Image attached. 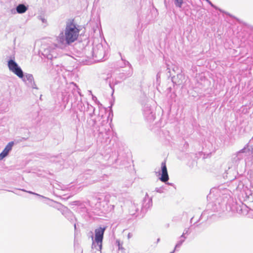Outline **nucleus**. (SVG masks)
<instances>
[{"mask_svg":"<svg viewBox=\"0 0 253 253\" xmlns=\"http://www.w3.org/2000/svg\"><path fill=\"white\" fill-rule=\"evenodd\" d=\"M172 70L174 72L176 73H179L180 70L177 66L174 65V67L172 68Z\"/></svg>","mask_w":253,"mask_h":253,"instance_id":"nucleus-25","label":"nucleus"},{"mask_svg":"<svg viewBox=\"0 0 253 253\" xmlns=\"http://www.w3.org/2000/svg\"><path fill=\"white\" fill-rule=\"evenodd\" d=\"M193 219V217H192V218L191 219V222H192V221Z\"/></svg>","mask_w":253,"mask_h":253,"instance_id":"nucleus-43","label":"nucleus"},{"mask_svg":"<svg viewBox=\"0 0 253 253\" xmlns=\"http://www.w3.org/2000/svg\"><path fill=\"white\" fill-rule=\"evenodd\" d=\"M174 3L176 7L181 8L183 3V0H174Z\"/></svg>","mask_w":253,"mask_h":253,"instance_id":"nucleus-21","label":"nucleus"},{"mask_svg":"<svg viewBox=\"0 0 253 253\" xmlns=\"http://www.w3.org/2000/svg\"><path fill=\"white\" fill-rule=\"evenodd\" d=\"M65 216L70 221V222L74 223V220H76L75 217L73 213L70 211H67L65 213Z\"/></svg>","mask_w":253,"mask_h":253,"instance_id":"nucleus-16","label":"nucleus"},{"mask_svg":"<svg viewBox=\"0 0 253 253\" xmlns=\"http://www.w3.org/2000/svg\"><path fill=\"white\" fill-rule=\"evenodd\" d=\"M253 154V149L249 148V144L248 143L243 149L232 155V162L234 166H238L241 161L244 160L246 162L247 159H251Z\"/></svg>","mask_w":253,"mask_h":253,"instance_id":"nucleus-4","label":"nucleus"},{"mask_svg":"<svg viewBox=\"0 0 253 253\" xmlns=\"http://www.w3.org/2000/svg\"><path fill=\"white\" fill-rule=\"evenodd\" d=\"M207 211H205L204 212H203V213H202V214H201V216H204L205 214H207Z\"/></svg>","mask_w":253,"mask_h":253,"instance_id":"nucleus-33","label":"nucleus"},{"mask_svg":"<svg viewBox=\"0 0 253 253\" xmlns=\"http://www.w3.org/2000/svg\"><path fill=\"white\" fill-rule=\"evenodd\" d=\"M94 245L95 246H94L93 244H92V253H101V249L102 247L99 248V247H97V245Z\"/></svg>","mask_w":253,"mask_h":253,"instance_id":"nucleus-18","label":"nucleus"},{"mask_svg":"<svg viewBox=\"0 0 253 253\" xmlns=\"http://www.w3.org/2000/svg\"><path fill=\"white\" fill-rule=\"evenodd\" d=\"M72 84L74 85V87L72 90V94L75 97V99H78V96H80V101L79 103L78 104V109L81 111L83 112V115L81 117V118H79V120H85V116H84V112L86 111V106L82 102V94L80 91V88L76 85V84L72 83Z\"/></svg>","mask_w":253,"mask_h":253,"instance_id":"nucleus-5","label":"nucleus"},{"mask_svg":"<svg viewBox=\"0 0 253 253\" xmlns=\"http://www.w3.org/2000/svg\"><path fill=\"white\" fill-rule=\"evenodd\" d=\"M169 224H167V227H169Z\"/></svg>","mask_w":253,"mask_h":253,"instance_id":"nucleus-41","label":"nucleus"},{"mask_svg":"<svg viewBox=\"0 0 253 253\" xmlns=\"http://www.w3.org/2000/svg\"><path fill=\"white\" fill-rule=\"evenodd\" d=\"M57 48H60L58 43L56 44L51 45L47 47L42 51V55L48 59L52 60L58 57Z\"/></svg>","mask_w":253,"mask_h":253,"instance_id":"nucleus-7","label":"nucleus"},{"mask_svg":"<svg viewBox=\"0 0 253 253\" xmlns=\"http://www.w3.org/2000/svg\"><path fill=\"white\" fill-rule=\"evenodd\" d=\"M152 198L153 196H149L147 193L146 194L143 199V213L151 209L153 206Z\"/></svg>","mask_w":253,"mask_h":253,"instance_id":"nucleus-11","label":"nucleus"},{"mask_svg":"<svg viewBox=\"0 0 253 253\" xmlns=\"http://www.w3.org/2000/svg\"><path fill=\"white\" fill-rule=\"evenodd\" d=\"M74 227H75V229H76V223H74Z\"/></svg>","mask_w":253,"mask_h":253,"instance_id":"nucleus-40","label":"nucleus"},{"mask_svg":"<svg viewBox=\"0 0 253 253\" xmlns=\"http://www.w3.org/2000/svg\"><path fill=\"white\" fill-rule=\"evenodd\" d=\"M156 173L157 176H160L159 179L161 181L166 183L169 180V176L165 161L162 162L161 169L156 171Z\"/></svg>","mask_w":253,"mask_h":253,"instance_id":"nucleus-10","label":"nucleus"},{"mask_svg":"<svg viewBox=\"0 0 253 253\" xmlns=\"http://www.w3.org/2000/svg\"><path fill=\"white\" fill-rule=\"evenodd\" d=\"M79 32L80 29L73 22H67L64 31L56 38L59 47L63 49L75 42L78 39Z\"/></svg>","mask_w":253,"mask_h":253,"instance_id":"nucleus-2","label":"nucleus"},{"mask_svg":"<svg viewBox=\"0 0 253 253\" xmlns=\"http://www.w3.org/2000/svg\"><path fill=\"white\" fill-rule=\"evenodd\" d=\"M92 126H94L96 124L97 121L96 120H92Z\"/></svg>","mask_w":253,"mask_h":253,"instance_id":"nucleus-31","label":"nucleus"},{"mask_svg":"<svg viewBox=\"0 0 253 253\" xmlns=\"http://www.w3.org/2000/svg\"><path fill=\"white\" fill-rule=\"evenodd\" d=\"M109 85H110V87L113 89V92H114V89H113V87L112 86L111 84H109Z\"/></svg>","mask_w":253,"mask_h":253,"instance_id":"nucleus-36","label":"nucleus"},{"mask_svg":"<svg viewBox=\"0 0 253 253\" xmlns=\"http://www.w3.org/2000/svg\"><path fill=\"white\" fill-rule=\"evenodd\" d=\"M103 114H98L97 119H98V121H100V119H103Z\"/></svg>","mask_w":253,"mask_h":253,"instance_id":"nucleus-30","label":"nucleus"},{"mask_svg":"<svg viewBox=\"0 0 253 253\" xmlns=\"http://www.w3.org/2000/svg\"><path fill=\"white\" fill-rule=\"evenodd\" d=\"M167 184H168V185H173L172 183H169L168 182Z\"/></svg>","mask_w":253,"mask_h":253,"instance_id":"nucleus-38","label":"nucleus"},{"mask_svg":"<svg viewBox=\"0 0 253 253\" xmlns=\"http://www.w3.org/2000/svg\"><path fill=\"white\" fill-rule=\"evenodd\" d=\"M128 238H129V237H130V234L129 233L128 235Z\"/></svg>","mask_w":253,"mask_h":253,"instance_id":"nucleus-42","label":"nucleus"},{"mask_svg":"<svg viewBox=\"0 0 253 253\" xmlns=\"http://www.w3.org/2000/svg\"><path fill=\"white\" fill-rule=\"evenodd\" d=\"M176 250H175V249H174V250L173 251H172L171 252H170V253H174V252Z\"/></svg>","mask_w":253,"mask_h":253,"instance_id":"nucleus-39","label":"nucleus"},{"mask_svg":"<svg viewBox=\"0 0 253 253\" xmlns=\"http://www.w3.org/2000/svg\"><path fill=\"white\" fill-rule=\"evenodd\" d=\"M112 105H111V106H110V108H112ZM112 113H112V109H111V111H110V112L109 113V115H110V114H112Z\"/></svg>","mask_w":253,"mask_h":253,"instance_id":"nucleus-35","label":"nucleus"},{"mask_svg":"<svg viewBox=\"0 0 253 253\" xmlns=\"http://www.w3.org/2000/svg\"><path fill=\"white\" fill-rule=\"evenodd\" d=\"M13 145L14 142L13 141L9 142L6 145L3 150L0 153V160H1L8 155L9 152L11 150Z\"/></svg>","mask_w":253,"mask_h":253,"instance_id":"nucleus-13","label":"nucleus"},{"mask_svg":"<svg viewBox=\"0 0 253 253\" xmlns=\"http://www.w3.org/2000/svg\"><path fill=\"white\" fill-rule=\"evenodd\" d=\"M106 226H101L95 229V237L93 240L92 244L97 245V247L100 248L102 247V241L104 237V234L107 229Z\"/></svg>","mask_w":253,"mask_h":253,"instance_id":"nucleus-6","label":"nucleus"},{"mask_svg":"<svg viewBox=\"0 0 253 253\" xmlns=\"http://www.w3.org/2000/svg\"><path fill=\"white\" fill-rule=\"evenodd\" d=\"M159 241H160V239H158L157 242H159Z\"/></svg>","mask_w":253,"mask_h":253,"instance_id":"nucleus-44","label":"nucleus"},{"mask_svg":"<svg viewBox=\"0 0 253 253\" xmlns=\"http://www.w3.org/2000/svg\"><path fill=\"white\" fill-rule=\"evenodd\" d=\"M245 188H247V187H245L243 182L239 181L238 185L236 187V190L242 191V190H245Z\"/></svg>","mask_w":253,"mask_h":253,"instance_id":"nucleus-19","label":"nucleus"},{"mask_svg":"<svg viewBox=\"0 0 253 253\" xmlns=\"http://www.w3.org/2000/svg\"><path fill=\"white\" fill-rule=\"evenodd\" d=\"M38 19L39 20H41L43 23H45V24H47V20L46 19L44 18V17H43L42 16H38Z\"/></svg>","mask_w":253,"mask_h":253,"instance_id":"nucleus-26","label":"nucleus"},{"mask_svg":"<svg viewBox=\"0 0 253 253\" xmlns=\"http://www.w3.org/2000/svg\"><path fill=\"white\" fill-rule=\"evenodd\" d=\"M189 234V228H185L183 232V234L181 236H184V237H187Z\"/></svg>","mask_w":253,"mask_h":253,"instance_id":"nucleus-24","label":"nucleus"},{"mask_svg":"<svg viewBox=\"0 0 253 253\" xmlns=\"http://www.w3.org/2000/svg\"><path fill=\"white\" fill-rule=\"evenodd\" d=\"M138 25H139V26H140V27H141V28L142 27V24H141V25H140V22L139 21L138 22Z\"/></svg>","mask_w":253,"mask_h":253,"instance_id":"nucleus-37","label":"nucleus"},{"mask_svg":"<svg viewBox=\"0 0 253 253\" xmlns=\"http://www.w3.org/2000/svg\"><path fill=\"white\" fill-rule=\"evenodd\" d=\"M117 243L118 244V246L119 250L122 249L123 247H122V246L120 242L119 241H117Z\"/></svg>","mask_w":253,"mask_h":253,"instance_id":"nucleus-29","label":"nucleus"},{"mask_svg":"<svg viewBox=\"0 0 253 253\" xmlns=\"http://www.w3.org/2000/svg\"><path fill=\"white\" fill-rule=\"evenodd\" d=\"M187 238V237H184V236H180L177 241V243L175 246V250L180 248L182 244L184 242L185 240Z\"/></svg>","mask_w":253,"mask_h":253,"instance_id":"nucleus-17","label":"nucleus"},{"mask_svg":"<svg viewBox=\"0 0 253 253\" xmlns=\"http://www.w3.org/2000/svg\"><path fill=\"white\" fill-rule=\"evenodd\" d=\"M119 54L121 57V59L123 61H124V63L125 66H128L127 70H122L121 72L118 74V78L124 81L126 80L127 78L130 77L132 75V69L131 68V66L130 64L127 61L124 59L122 54L120 52H119Z\"/></svg>","mask_w":253,"mask_h":253,"instance_id":"nucleus-8","label":"nucleus"},{"mask_svg":"<svg viewBox=\"0 0 253 253\" xmlns=\"http://www.w3.org/2000/svg\"><path fill=\"white\" fill-rule=\"evenodd\" d=\"M95 115V110H93V112L92 111H90L89 113V116L90 118H91L93 115Z\"/></svg>","mask_w":253,"mask_h":253,"instance_id":"nucleus-28","label":"nucleus"},{"mask_svg":"<svg viewBox=\"0 0 253 253\" xmlns=\"http://www.w3.org/2000/svg\"><path fill=\"white\" fill-rule=\"evenodd\" d=\"M106 51L101 43H98L92 48V56L98 60H102L104 57Z\"/></svg>","mask_w":253,"mask_h":253,"instance_id":"nucleus-9","label":"nucleus"},{"mask_svg":"<svg viewBox=\"0 0 253 253\" xmlns=\"http://www.w3.org/2000/svg\"><path fill=\"white\" fill-rule=\"evenodd\" d=\"M62 206H63V205L62 204H61L60 203L54 201V204H53V206H52V207L57 209L58 210H60Z\"/></svg>","mask_w":253,"mask_h":253,"instance_id":"nucleus-23","label":"nucleus"},{"mask_svg":"<svg viewBox=\"0 0 253 253\" xmlns=\"http://www.w3.org/2000/svg\"><path fill=\"white\" fill-rule=\"evenodd\" d=\"M22 191H25V192H26L27 193H29L30 194H33V195H36L37 196L39 197V198L41 199V201L42 202H43V203L50 206V207H52L53 206V204H54V201L48 198H47L46 197H44L43 196H42V195H41L39 194H37L36 193H35V192H33L32 191H26V190H25L24 189H21Z\"/></svg>","mask_w":253,"mask_h":253,"instance_id":"nucleus-12","label":"nucleus"},{"mask_svg":"<svg viewBox=\"0 0 253 253\" xmlns=\"http://www.w3.org/2000/svg\"><path fill=\"white\" fill-rule=\"evenodd\" d=\"M95 102L97 104H98V105H101V104L100 103L99 101H98L97 100V101H95Z\"/></svg>","mask_w":253,"mask_h":253,"instance_id":"nucleus-34","label":"nucleus"},{"mask_svg":"<svg viewBox=\"0 0 253 253\" xmlns=\"http://www.w3.org/2000/svg\"><path fill=\"white\" fill-rule=\"evenodd\" d=\"M92 100H93L94 102H95V101H97V99L96 97H95V96H94V95H92Z\"/></svg>","mask_w":253,"mask_h":253,"instance_id":"nucleus-32","label":"nucleus"},{"mask_svg":"<svg viewBox=\"0 0 253 253\" xmlns=\"http://www.w3.org/2000/svg\"><path fill=\"white\" fill-rule=\"evenodd\" d=\"M167 190L166 186H162L160 187H157L155 191L159 193H163Z\"/></svg>","mask_w":253,"mask_h":253,"instance_id":"nucleus-20","label":"nucleus"},{"mask_svg":"<svg viewBox=\"0 0 253 253\" xmlns=\"http://www.w3.org/2000/svg\"><path fill=\"white\" fill-rule=\"evenodd\" d=\"M144 115L148 121H152L155 119V114L150 107H147V109L144 111Z\"/></svg>","mask_w":253,"mask_h":253,"instance_id":"nucleus-14","label":"nucleus"},{"mask_svg":"<svg viewBox=\"0 0 253 253\" xmlns=\"http://www.w3.org/2000/svg\"><path fill=\"white\" fill-rule=\"evenodd\" d=\"M75 251L78 252L79 253H83V250L81 248H80L79 247H76L75 246Z\"/></svg>","mask_w":253,"mask_h":253,"instance_id":"nucleus-27","label":"nucleus"},{"mask_svg":"<svg viewBox=\"0 0 253 253\" xmlns=\"http://www.w3.org/2000/svg\"><path fill=\"white\" fill-rule=\"evenodd\" d=\"M86 111L88 112H90V111H92L93 112V110H95V108L92 106L91 105L89 104L88 102H86Z\"/></svg>","mask_w":253,"mask_h":253,"instance_id":"nucleus-22","label":"nucleus"},{"mask_svg":"<svg viewBox=\"0 0 253 253\" xmlns=\"http://www.w3.org/2000/svg\"><path fill=\"white\" fill-rule=\"evenodd\" d=\"M231 194V191L226 188L211 189L208 198L213 199V203L209 205L208 207L211 206V210L213 212H236L253 218V209H249L243 204H237Z\"/></svg>","mask_w":253,"mask_h":253,"instance_id":"nucleus-1","label":"nucleus"},{"mask_svg":"<svg viewBox=\"0 0 253 253\" xmlns=\"http://www.w3.org/2000/svg\"><path fill=\"white\" fill-rule=\"evenodd\" d=\"M16 9L18 13L22 14L27 11L28 8L24 4H19L17 6Z\"/></svg>","mask_w":253,"mask_h":253,"instance_id":"nucleus-15","label":"nucleus"},{"mask_svg":"<svg viewBox=\"0 0 253 253\" xmlns=\"http://www.w3.org/2000/svg\"><path fill=\"white\" fill-rule=\"evenodd\" d=\"M7 66L11 72L21 79L23 82H26L27 81V84L29 86L33 89H38L35 83L33 76L31 74H24V72L21 67L15 61L14 55L10 56V59L7 61Z\"/></svg>","mask_w":253,"mask_h":253,"instance_id":"nucleus-3","label":"nucleus"}]
</instances>
